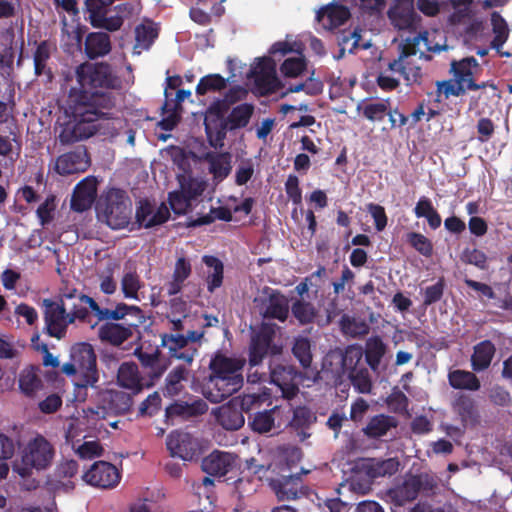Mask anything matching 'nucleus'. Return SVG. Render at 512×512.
<instances>
[{
    "label": "nucleus",
    "mask_w": 512,
    "mask_h": 512,
    "mask_svg": "<svg viewBox=\"0 0 512 512\" xmlns=\"http://www.w3.org/2000/svg\"><path fill=\"white\" fill-rule=\"evenodd\" d=\"M217 422L226 430H238L245 423L242 410L234 403L217 408L214 412Z\"/></svg>",
    "instance_id": "34"
},
{
    "label": "nucleus",
    "mask_w": 512,
    "mask_h": 512,
    "mask_svg": "<svg viewBox=\"0 0 512 512\" xmlns=\"http://www.w3.org/2000/svg\"><path fill=\"white\" fill-rule=\"evenodd\" d=\"M460 259L463 263L474 265L480 270H486L488 267L486 254L476 248H465L460 255Z\"/></svg>",
    "instance_id": "59"
},
{
    "label": "nucleus",
    "mask_w": 512,
    "mask_h": 512,
    "mask_svg": "<svg viewBox=\"0 0 512 512\" xmlns=\"http://www.w3.org/2000/svg\"><path fill=\"white\" fill-rule=\"evenodd\" d=\"M289 314V302L285 295L278 290H272L264 302V318L277 319L284 322Z\"/></svg>",
    "instance_id": "33"
},
{
    "label": "nucleus",
    "mask_w": 512,
    "mask_h": 512,
    "mask_svg": "<svg viewBox=\"0 0 512 512\" xmlns=\"http://www.w3.org/2000/svg\"><path fill=\"white\" fill-rule=\"evenodd\" d=\"M243 386V376H219L210 374L202 386L204 397L212 403H220L238 392Z\"/></svg>",
    "instance_id": "9"
},
{
    "label": "nucleus",
    "mask_w": 512,
    "mask_h": 512,
    "mask_svg": "<svg viewBox=\"0 0 512 512\" xmlns=\"http://www.w3.org/2000/svg\"><path fill=\"white\" fill-rule=\"evenodd\" d=\"M389 106L388 100L370 102L362 107L363 116L371 122L384 119Z\"/></svg>",
    "instance_id": "58"
},
{
    "label": "nucleus",
    "mask_w": 512,
    "mask_h": 512,
    "mask_svg": "<svg viewBox=\"0 0 512 512\" xmlns=\"http://www.w3.org/2000/svg\"><path fill=\"white\" fill-rule=\"evenodd\" d=\"M159 29L153 21L141 23L135 27V45L134 54H141L144 50H149L155 40L158 38Z\"/></svg>",
    "instance_id": "37"
},
{
    "label": "nucleus",
    "mask_w": 512,
    "mask_h": 512,
    "mask_svg": "<svg viewBox=\"0 0 512 512\" xmlns=\"http://www.w3.org/2000/svg\"><path fill=\"white\" fill-rule=\"evenodd\" d=\"M248 422L254 432L267 433L274 426L273 410L255 412L253 416L249 415Z\"/></svg>",
    "instance_id": "51"
},
{
    "label": "nucleus",
    "mask_w": 512,
    "mask_h": 512,
    "mask_svg": "<svg viewBox=\"0 0 512 512\" xmlns=\"http://www.w3.org/2000/svg\"><path fill=\"white\" fill-rule=\"evenodd\" d=\"M468 89L463 85V83L458 82V80H444L437 82V102H441V96L443 95L445 99H448L450 96H462Z\"/></svg>",
    "instance_id": "54"
},
{
    "label": "nucleus",
    "mask_w": 512,
    "mask_h": 512,
    "mask_svg": "<svg viewBox=\"0 0 512 512\" xmlns=\"http://www.w3.org/2000/svg\"><path fill=\"white\" fill-rule=\"evenodd\" d=\"M135 354L143 368L147 370L146 373L152 382L159 379L166 371L167 364L161 359V353L158 348L153 352H146L142 348H137Z\"/></svg>",
    "instance_id": "31"
},
{
    "label": "nucleus",
    "mask_w": 512,
    "mask_h": 512,
    "mask_svg": "<svg viewBox=\"0 0 512 512\" xmlns=\"http://www.w3.org/2000/svg\"><path fill=\"white\" fill-rule=\"evenodd\" d=\"M407 242L419 254L424 257H431L433 254V244L430 239L418 232H410L407 234Z\"/></svg>",
    "instance_id": "57"
},
{
    "label": "nucleus",
    "mask_w": 512,
    "mask_h": 512,
    "mask_svg": "<svg viewBox=\"0 0 512 512\" xmlns=\"http://www.w3.org/2000/svg\"><path fill=\"white\" fill-rule=\"evenodd\" d=\"M479 63L474 57H465L459 61L453 60L451 62V72L454 75V78L458 80V82L463 83V85L472 91L484 89L487 86L486 82H482L480 84L476 83L473 79V69H478Z\"/></svg>",
    "instance_id": "23"
},
{
    "label": "nucleus",
    "mask_w": 512,
    "mask_h": 512,
    "mask_svg": "<svg viewBox=\"0 0 512 512\" xmlns=\"http://www.w3.org/2000/svg\"><path fill=\"white\" fill-rule=\"evenodd\" d=\"M130 315L137 318V324L144 321V314L140 307L136 305H127L126 303H118L113 309V320L118 321L124 319L125 316Z\"/></svg>",
    "instance_id": "60"
},
{
    "label": "nucleus",
    "mask_w": 512,
    "mask_h": 512,
    "mask_svg": "<svg viewBox=\"0 0 512 512\" xmlns=\"http://www.w3.org/2000/svg\"><path fill=\"white\" fill-rule=\"evenodd\" d=\"M350 10L337 3H330L318 10L316 20L322 24L326 30H334L342 26L350 18Z\"/></svg>",
    "instance_id": "27"
},
{
    "label": "nucleus",
    "mask_w": 512,
    "mask_h": 512,
    "mask_svg": "<svg viewBox=\"0 0 512 512\" xmlns=\"http://www.w3.org/2000/svg\"><path fill=\"white\" fill-rule=\"evenodd\" d=\"M230 105L228 100L223 98L213 101L207 108L204 126L211 146L212 140L216 137L217 130H220V126H222L226 118L225 114L228 112Z\"/></svg>",
    "instance_id": "25"
},
{
    "label": "nucleus",
    "mask_w": 512,
    "mask_h": 512,
    "mask_svg": "<svg viewBox=\"0 0 512 512\" xmlns=\"http://www.w3.org/2000/svg\"><path fill=\"white\" fill-rule=\"evenodd\" d=\"M298 377V371L291 365H276L270 368L271 383L280 388L283 397L286 399L294 398L299 392Z\"/></svg>",
    "instance_id": "18"
},
{
    "label": "nucleus",
    "mask_w": 512,
    "mask_h": 512,
    "mask_svg": "<svg viewBox=\"0 0 512 512\" xmlns=\"http://www.w3.org/2000/svg\"><path fill=\"white\" fill-rule=\"evenodd\" d=\"M340 330L344 335L357 338L369 333V325L363 320H357L348 314H343L339 321Z\"/></svg>",
    "instance_id": "47"
},
{
    "label": "nucleus",
    "mask_w": 512,
    "mask_h": 512,
    "mask_svg": "<svg viewBox=\"0 0 512 512\" xmlns=\"http://www.w3.org/2000/svg\"><path fill=\"white\" fill-rule=\"evenodd\" d=\"M491 25L494 33L491 46L498 50L507 41L509 37V28L505 19L496 11L491 14Z\"/></svg>",
    "instance_id": "49"
},
{
    "label": "nucleus",
    "mask_w": 512,
    "mask_h": 512,
    "mask_svg": "<svg viewBox=\"0 0 512 512\" xmlns=\"http://www.w3.org/2000/svg\"><path fill=\"white\" fill-rule=\"evenodd\" d=\"M129 262L125 264V271L121 279V290L125 298L139 301V290L144 286L136 268Z\"/></svg>",
    "instance_id": "40"
},
{
    "label": "nucleus",
    "mask_w": 512,
    "mask_h": 512,
    "mask_svg": "<svg viewBox=\"0 0 512 512\" xmlns=\"http://www.w3.org/2000/svg\"><path fill=\"white\" fill-rule=\"evenodd\" d=\"M67 114L73 119V122L66 124L59 134V141L63 145L73 144L83 139L93 136L98 131L95 124L100 119H109L98 112L96 115H78L73 107L72 102L67 99Z\"/></svg>",
    "instance_id": "5"
},
{
    "label": "nucleus",
    "mask_w": 512,
    "mask_h": 512,
    "mask_svg": "<svg viewBox=\"0 0 512 512\" xmlns=\"http://www.w3.org/2000/svg\"><path fill=\"white\" fill-rule=\"evenodd\" d=\"M291 312L302 325L312 323L317 315L314 305L304 300H296L291 306Z\"/></svg>",
    "instance_id": "53"
},
{
    "label": "nucleus",
    "mask_w": 512,
    "mask_h": 512,
    "mask_svg": "<svg viewBox=\"0 0 512 512\" xmlns=\"http://www.w3.org/2000/svg\"><path fill=\"white\" fill-rule=\"evenodd\" d=\"M496 347L490 340H483L474 346L471 356L472 369L476 372L487 369L495 355Z\"/></svg>",
    "instance_id": "38"
},
{
    "label": "nucleus",
    "mask_w": 512,
    "mask_h": 512,
    "mask_svg": "<svg viewBox=\"0 0 512 512\" xmlns=\"http://www.w3.org/2000/svg\"><path fill=\"white\" fill-rule=\"evenodd\" d=\"M109 408L115 413L124 415L128 413L133 404V398L130 393L124 391H111L109 393Z\"/></svg>",
    "instance_id": "52"
},
{
    "label": "nucleus",
    "mask_w": 512,
    "mask_h": 512,
    "mask_svg": "<svg viewBox=\"0 0 512 512\" xmlns=\"http://www.w3.org/2000/svg\"><path fill=\"white\" fill-rule=\"evenodd\" d=\"M82 478L91 486L107 489L115 487L120 482L121 476L113 464L97 461L83 474Z\"/></svg>",
    "instance_id": "13"
},
{
    "label": "nucleus",
    "mask_w": 512,
    "mask_h": 512,
    "mask_svg": "<svg viewBox=\"0 0 512 512\" xmlns=\"http://www.w3.org/2000/svg\"><path fill=\"white\" fill-rule=\"evenodd\" d=\"M396 471V463L393 459L372 462L367 466V473L372 478L393 474Z\"/></svg>",
    "instance_id": "64"
},
{
    "label": "nucleus",
    "mask_w": 512,
    "mask_h": 512,
    "mask_svg": "<svg viewBox=\"0 0 512 512\" xmlns=\"http://www.w3.org/2000/svg\"><path fill=\"white\" fill-rule=\"evenodd\" d=\"M79 465L76 460L64 459L58 463L54 470V477L61 481L64 479L70 480L75 477L78 473ZM70 489H74V483L68 481L66 484Z\"/></svg>",
    "instance_id": "55"
},
{
    "label": "nucleus",
    "mask_w": 512,
    "mask_h": 512,
    "mask_svg": "<svg viewBox=\"0 0 512 512\" xmlns=\"http://www.w3.org/2000/svg\"><path fill=\"white\" fill-rule=\"evenodd\" d=\"M71 359L81 369V382L76 385L78 388L86 389L88 386L94 387L99 380V374L96 363V354L91 344L77 343L71 348Z\"/></svg>",
    "instance_id": "8"
},
{
    "label": "nucleus",
    "mask_w": 512,
    "mask_h": 512,
    "mask_svg": "<svg viewBox=\"0 0 512 512\" xmlns=\"http://www.w3.org/2000/svg\"><path fill=\"white\" fill-rule=\"evenodd\" d=\"M235 457L233 454L222 451H213L203 458L201 463L202 470L213 477L225 476L233 467Z\"/></svg>",
    "instance_id": "28"
},
{
    "label": "nucleus",
    "mask_w": 512,
    "mask_h": 512,
    "mask_svg": "<svg viewBox=\"0 0 512 512\" xmlns=\"http://www.w3.org/2000/svg\"><path fill=\"white\" fill-rule=\"evenodd\" d=\"M387 14L396 29L409 31L416 29L418 16L414 10V0H395Z\"/></svg>",
    "instance_id": "17"
},
{
    "label": "nucleus",
    "mask_w": 512,
    "mask_h": 512,
    "mask_svg": "<svg viewBox=\"0 0 512 512\" xmlns=\"http://www.w3.org/2000/svg\"><path fill=\"white\" fill-rule=\"evenodd\" d=\"M97 217L113 230L126 228L132 219V201L126 191L110 188L96 205Z\"/></svg>",
    "instance_id": "2"
},
{
    "label": "nucleus",
    "mask_w": 512,
    "mask_h": 512,
    "mask_svg": "<svg viewBox=\"0 0 512 512\" xmlns=\"http://www.w3.org/2000/svg\"><path fill=\"white\" fill-rule=\"evenodd\" d=\"M50 58V48L47 41H42L36 48L33 56L34 71L37 76L44 75L47 81H51L53 74L51 69L47 67V61Z\"/></svg>",
    "instance_id": "46"
},
{
    "label": "nucleus",
    "mask_w": 512,
    "mask_h": 512,
    "mask_svg": "<svg viewBox=\"0 0 512 512\" xmlns=\"http://www.w3.org/2000/svg\"><path fill=\"white\" fill-rule=\"evenodd\" d=\"M386 403L393 412L404 413L408 410L409 399L398 387H394L392 393L387 397Z\"/></svg>",
    "instance_id": "63"
},
{
    "label": "nucleus",
    "mask_w": 512,
    "mask_h": 512,
    "mask_svg": "<svg viewBox=\"0 0 512 512\" xmlns=\"http://www.w3.org/2000/svg\"><path fill=\"white\" fill-rule=\"evenodd\" d=\"M250 75L261 95L274 93L279 88L280 82L276 73V64L270 57L260 58L252 67Z\"/></svg>",
    "instance_id": "12"
},
{
    "label": "nucleus",
    "mask_w": 512,
    "mask_h": 512,
    "mask_svg": "<svg viewBox=\"0 0 512 512\" xmlns=\"http://www.w3.org/2000/svg\"><path fill=\"white\" fill-rule=\"evenodd\" d=\"M445 282L440 278L435 284L427 286L423 292V305L428 307L441 300L444 294Z\"/></svg>",
    "instance_id": "62"
},
{
    "label": "nucleus",
    "mask_w": 512,
    "mask_h": 512,
    "mask_svg": "<svg viewBox=\"0 0 512 512\" xmlns=\"http://www.w3.org/2000/svg\"><path fill=\"white\" fill-rule=\"evenodd\" d=\"M448 380L454 389L477 391L481 386L478 377L473 372L466 370L457 369L451 371L448 374Z\"/></svg>",
    "instance_id": "43"
},
{
    "label": "nucleus",
    "mask_w": 512,
    "mask_h": 512,
    "mask_svg": "<svg viewBox=\"0 0 512 512\" xmlns=\"http://www.w3.org/2000/svg\"><path fill=\"white\" fill-rule=\"evenodd\" d=\"M292 354L302 368L307 369L313 361L312 341L306 336H297L292 345Z\"/></svg>",
    "instance_id": "44"
},
{
    "label": "nucleus",
    "mask_w": 512,
    "mask_h": 512,
    "mask_svg": "<svg viewBox=\"0 0 512 512\" xmlns=\"http://www.w3.org/2000/svg\"><path fill=\"white\" fill-rule=\"evenodd\" d=\"M202 159L209 164V172L218 181L224 180L231 172V155L228 152L209 151L202 156Z\"/></svg>",
    "instance_id": "36"
},
{
    "label": "nucleus",
    "mask_w": 512,
    "mask_h": 512,
    "mask_svg": "<svg viewBox=\"0 0 512 512\" xmlns=\"http://www.w3.org/2000/svg\"><path fill=\"white\" fill-rule=\"evenodd\" d=\"M112 50L109 34L106 32L88 33L84 42L85 55L94 60L108 55Z\"/></svg>",
    "instance_id": "29"
},
{
    "label": "nucleus",
    "mask_w": 512,
    "mask_h": 512,
    "mask_svg": "<svg viewBox=\"0 0 512 512\" xmlns=\"http://www.w3.org/2000/svg\"><path fill=\"white\" fill-rule=\"evenodd\" d=\"M437 487L436 477L428 473L406 474L403 480L386 492L390 502L395 506H404L414 501L419 494L431 495Z\"/></svg>",
    "instance_id": "4"
},
{
    "label": "nucleus",
    "mask_w": 512,
    "mask_h": 512,
    "mask_svg": "<svg viewBox=\"0 0 512 512\" xmlns=\"http://www.w3.org/2000/svg\"><path fill=\"white\" fill-rule=\"evenodd\" d=\"M117 383L119 386L131 390L132 394L139 393L144 387L138 366L133 362H124L119 366Z\"/></svg>",
    "instance_id": "35"
},
{
    "label": "nucleus",
    "mask_w": 512,
    "mask_h": 512,
    "mask_svg": "<svg viewBox=\"0 0 512 512\" xmlns=\"http://www.w3.org/2000/svg\"><path fill=\"white\" fill-rule=\"evenodd\" d=\"M245 361L228 357L220 352L216 353L209 363L211 374L219 376L242 375Z\"/></svg>",
    "instance_id": "32"
},
{
    "label": "nucleus",
    "mask_w": 512,
    "mask_h": 512,
    "mask_svg": "<svg viewBox=\"0 0 512 512\" xmlns=\"http://www.w3.org/2000/svg\"><path fill=\"white\" fill-rule=\"evenodd\" d=\"M188 375V369L182 365L173 368L165 379L164 396L174 397L179 395L184 389L183 382L188 380Z\"/></svg>",
    "instance_id": "42"
},
{
    "label": "nucleus",
    "mask_w": 512,
    "mask_h": 512,
    "mask_svg": "<svg viewBox=\"0 0 512 512\" xmlns=\"http://www.w3.org/2000/svg\"><path fill=\"white\" fill-rule=\"evenodd\" d=\"M54 457L53 444L43 435L37 434L26 443L21 451L20 460L13 465V470L20 477L27 478L32 476L34 471L47 470L52 465Z\"/></svg>",
    "instance_id": "3"
},
{
    "label": "nucleus",
    "mask_w": 512,
    "mask_h": 512,
    "mask_svg": "<svg viewBox=\"0 0 512 512\" xmlns=\"http://www.w3.org/2000/svg\"><path fill=\"white\" fill-rule=\"evenodd\" d=\"M453 413L459 418L461 425L466 428L474 427L480 421V414L474 398L467 394H457L451 403Z\"/></svg>",
    "instance_id": "22"
},
{
    "label": "nucleus",
    "mask_w": 512,
    "mask_h": 512,
    "mask_svg": "<svg viewBox=\"0 0 512 512\" xmlns=\"http://www.w3.org/2000/svg\"><path fill=\"white\" fill-rule=\"evenodd\" d=\"M180 187V191H182L186 197L190 199V201H193L202 195L205 189L203 182H200L192 177H189L188 179L182 177V180H180Z\"/></svg>",
    "instance_id": "61"
},
{
    "label": "nucleus",
    "mask_w": 512,
    "mask_h": 512,
    "mask_svg": "<svg viewBox=\"0 0 512 512\" xmlns=\"http://www.w3.org/2000/svg\"><path fill=\"white\" fill-rule=\"evenodd\" d=\"M277 325L262 323L250 341L248 364L250 368L260 365L267 356H276L282 353V346L274 343Z\"/></svg>",
    "instance_id": "6"
},
{
    "label": "nucleus",
    "mask_w": 512,
    "mask_h": 512,
    "mask_svg": "<svg viewBox=\"0 0 512 512\" xmlns=\"http://www.w3.org/2000/svg\"><path fill=\"white\" fill-rule=\"evenodd\" d=\"M363 352L360 347L349 345L342 350L329 352L323 360V369L334 377L341 378L360 369Z\"/></svg>",
    "instance_id": "7"
},
{
    "label": "nucleus",
    "mask_w": 512,
    "mask_h": 512,
    "mask_svg": "<svg viewBox=\"0 0 512 512\" xmlns=\"http://www.w3.org/2000/svg\"><path fill=\"white\" fill-rule=\"evenodd\" d=\"M227 81L228 80L220 74H208L199 80L196 86V93L197 95H205L210 91H222L226 89Z\"/></svg>",
    "instance_id": "50"
},
{
    "label": "nucleus",
    "mask_w": 512,
    "mask_h": 512,
    "mask_svg": "<svg viewBox=\"0 0 512 512\" xmlns=\"http://www.w3.org/2000/svg\"><path fill=\"white\" fill-rule=\"evenodd\" d=\"M161 346L168 350L170 358L190 364L197 352L196 348L187 344L184 335L164 333L161 335Z\"/></svg>",
    "instance_id": "21"
},
{
    "label": "nucleus",
    "mask_w": 512,
    "mask_h": 512,
    "mask_svg": "<svg viewBox=\"0 0 512 512\" xmlns=\"http://www.w3.org/2000/svg\"><path fill=\"white\" fill-rule=\"evenodd\" d=\"M89 166V158L85 148L78 147L74 151L59 156L56 170L60 175H70L85 171Z\"/></svg>",
    "instance_id": "24"
},
{
    "label": "nucleus",
    "mask_w": 512,
    "mask_h": 512,
    "mask_svg": "<svg viewBox=\"0 0 512 512\" xmlns=\"http://www.w3.org/2000/svg\"><path fill=\"white\" fill-rule=\"evenodd\" d=\"M386 345L379 336H374L367 340L365 349V359L372 370H377L383 356L386 353Z\"/></svg>",
    "instance_id": "45"
},
{
    "label": "nucleus",
    "mask_w": 512,
    "mask_h": 512,
    "mask_svg": "<svg viewBox=\"0 0 512 512\" xmlns=\"http://www.w3.org/2000/svg\"><path fill=\"white\" fill-rule=\"evenodd\" d=\"M138 327L137 323L105 322L98 329V337L102 342L120 346L139 332Z\"/></svg>",
    "instance_id": "20"
},
{
    "label": "nucleus",
    "mask_w": 512,
    "mask_h": 512,
    "mask_svg": "<svg viewBox=\"0 0 512 512\" xmlns=\"http://www.w3.org/2000/svg\"><path fill=\"white\" fill-rule=\"evenodd\" d=\"M97 196V180L86 177L74 187L70 207L75 212H84L91 208Z\"/></svg>",
    "instance_id": "19"
},
{
    "label": "nucleus",
    "mask_w": 512,
    "mask_h": 512,
    "mask_svg": "<svg viewBox=\"0 0 512 512\" xmlns=\"http://www.w3.org/2000/svg\"><path fill=\"white\" fill-rule=\"evenodd\" d=\"M208 410L207 403L200 398L187 401H175L165 409V416L168 419L180 418L182 420H189L205 414Z\"/></svg>",
    "instance_id": "26"
},
{
    "label": "nucleus",
    "mask_w": 512,
    "mask_h": 512,
    "mask_svg": "<svg viewBox=\"0 0 512 512\" xmlns=\"http://www.w3.org/2000/svg\"><path fill=\"white\" fill-rule=\"evenodd\" d=\"M397 424V420L393 416L379 414L369 420L366 427L363 428V432L367 437L376 439L386 435Z\"/></svg>",
    "instance_id": "41"
},
{
    "label": "nucleus",
    "mask_w": 512,
    "mask_h": 512,
    "mask_svg": "<svg viewBox=\"0 0 512 512\" xmlns=\"http://www.w3.org/2000/svg\"><path fill=\"white\" fill-rule=\"evenodd\" d=\"M90 296L80 292L76 288L66 287L60 297V302H65L67 306V314L70 321H80L82 323H90V303L86 300Z\"/></svg>",
    "instance_id": "15"
},
{
    "label": "nucleus",
    "mask_w": 512,
    "mask_h": 512,
    "mask_svg": "<svg viewBox=\"0 0 512 512\" xmlns=\"http://www.w3.org/2000/svg\"><path fill=\"white\" fill-rule=\"evenodd\" d=\"M254 113V106L250 103H242L232 108L223 121L220 130H217L216 137L212 140V147L218 148L223 146L227 132L236 131L245 128Z\"/></svg>",
    "instance_id": "11"
},
{
    "label": "nucleus",
    "mask_w": 512,
    "mask_h": 512,
    "mask_svg": "<svg viewBox=\"0 0 512 512\" xmlns=\"http://www.w3.org/2000/svg\"><path fill=\"white\" fill-rule=\"evenodd\" d=\"M39 372L40 369L35 366L26 367L20 372L18 383L24 395L33 397L43 387Z\"/></svg>",
    "instance_id": "39"
},
{
    "label": "nucleus",
    "mask_w": 512,
    "mask_h": 512,
    "mask_svg": "<svg viewBox=\"0 0 512 512\" xmlns=\"http://www.w3.org/2000/svg\"><path fill=\"white\" fill-rule=\"evenodd\" d=\"M348 378L354 389L362 394H369L372 390V381L369 371L366 367L361 366L359 370L354 371Z\"/></svg>",
    "instance_id": "56"
},
{
    "label": "nucleus",
    "mask_w": 512,
    "mask_h": 512,
    "mask_svg": "<svg viewBox=\"0 0 512 512\" xmlns=\"http://www.w3.org/2000/svg\"><path fill=\"white\" fill-rule=\"evenodd\" d=\"M170 212L167 206L162 203L156 210L150 200L144 198L138 201L135 212V219L140 227L152 228L168 221Z\"/></svg>",
    "instance_id": "16"
},
{
    "label": "nucleus",
    "mask_w": 512,
    "mask_h": 512,
    "mask_svg": "<svg viewBox=\"0 0 512 512\" xmlns=\"http://www.w3.org/2000/svg\"><path fill=\"white\" fill-rule=\"evenodd\" d=\"M166 446L171 456L191 461L198 456L199 444L189 433L172 431L166 438Z\"/></svg>",
    "instance_id": "14"
},
{
    "label": "nucleus",
    "mask_w": 512,
    "mask_h": 512,
    "mask_svg": "<svg viewBox=\"0 0 512 512\" xmlns=\"http://www.w3.org/2000/svg\"><path fill=\"white\" fill-rule=\"evenodd\" d=\"M43 307V318L47 334L51 337L62 339L66 335L68 326L73 324V321H70V317L67 314L65 302L44 299Z\"/></svg>",
    "instance_id": "10"
},
{
    "label": "nucleus",
    "mask_w": 512,
    "mask_h": 512,
    "mask_svg": "<svg viewBox=\"0 0 512 512\" xmlns=\"http://www.w3.org/2000/svg\"><path fill=\"white\" fill-rule=\"evenodd\" d=\"M316 420L317 416L310 408L298 406L293 410L289 427L297 434L301 441H304L310 437L311 434L308 431Z\"/></svg>",
    "instance_id": "30"
},
{
    "label": "nucleus",
    "mask_w": 512,
    "mask_h": 512,
    "mask_svg": "<svg viewBox=\"0 0 512 512\" xmlns=\"http://www.w3.org/2000/svg\"><path fill=\"white\" fill-rule=\"evenodd\" d=\"M77 86L71 87L68 98L78 115L109 117L115 107V96L108 90L121 87V81L107 62H83L75 69Z\"/></svg>",
    "instance_id": "1"
},
{
    "label": "nucleus",
    "mask_w": 512,
    "mask_h": 512,
    "mask_svg": "<svg viewBox=\"0 0 512 512\" xmlns=\"http://www.w3.org/2000/svg\"><path fill=\"white\" fill-rule=\"evenodd\" d=\"M203 262L209 268H212V273L207 275V289L209 292H214L223 283L224 266L223 263L215 256L205 255Z\"/></svg>",
    "instance_id": "48"
}]
</instances>
